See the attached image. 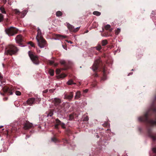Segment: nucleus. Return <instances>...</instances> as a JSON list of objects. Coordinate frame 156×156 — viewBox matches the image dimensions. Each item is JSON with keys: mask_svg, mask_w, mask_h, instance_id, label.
<instances>
[{"mask_svg": "<svg viewBox=\"0 0 156 156\" xmlns=\"http://www.w3.org/2000/svg\"><path fill=\"white\" fill-rule=\"evenodd\" d=\"M93 14L94 15L98 16H100L101 13V12H100L97 11H95L93 12Z\"/></svg>", "mask_w": 156, "mask_h": 156, "instance_id": "nucleus-23", "label": "nucleus"}, {"mask_svg": "<svg viewBox=\"0 0 156 156\" xmlns=\"http://www.w3.org/2000/svg\"><path fill=\"white\" fill-rule=\"evenodd\" d=\"M15 94L17 95H20L21 94V93L19 91H16Z\"/></svg>", "mask_w": 156, "mask_h": 156, "instance_id": "nucleus-35", "label": "nucleus"}, {"mask_svg": "<svg viewBox=\"0 0 156 156\" xmlns=\"http://www.w3.org/2000/svg\"><path fill=\"white\" fill-rule=\"evenodd\" d=\"M54 61H49V64L50 65H52L54 64Z\"/></svg>", "mask_w": 156, "mask_h": 156, "instance_id": "nucleus-41", "label": "nucleus"}, {"mask_svg": "<svg viewBox=\"0 0 156 156\" xmlns=\"http://www.w3.org/2000/svg\"><path fill=\"white\" fill-rule=\"evenodd\" d=\"M97 137L98 138H99V136L98 135H97Z\"/></svg>", "mask_w": 156, "mask_h": 156, "instance_id": "nucleus-55", "label": "nucleus"}, {"mask_svg": "<svg viewBox=\"0 0 156 156\" xmlns=\"http://www.w3.org/2000/svg\"><path fill=\"white\" fill-rule=\"evenodd\" d=\"M47 46L46 41L41 35L40 32V48H43Z\"/></svg>", "mask_w": 156, "mask_h": 156, "instance_id": "nucleus-7", "label": "nucleus"}, {"mask_svg": "<svg viewBox=\"0 0 156 156\" xmlns=\"http://www.w3.org/2000/svg\"><path fill=\"white\" fill-rule=\"evenodd\" d=\"M4 20L3 15L1 13H0V22L3 21Z\"/></svg>", "mask_w": 156, "mask_h": 156, "instance_id": "nucleus-30", "label": "nucleus"}, {"mask_svg": "<svg viewBox=\"0 0 156 156\" xmlns=\"http://www.w3.org/2000/svg\"><path fill=\"white\" fill-rule=\"evenodd\" d=\"M73 118V115H70L69 116V120H72Z\"/></svg>", "mask_w": 156, "mask_h": 156, "instance_id": "nucleus-36", "label": "nucleus"}, {"mask_svg": "<svg viewBox=\"0 0 156 156\" xmlns=\"http://www.w3.org/2000/svg\"><path fill=\"white\" fill-rule=\"evenodd\" d=\"M56 72L57 74H59L61 72V70L59 69H56Z\"/></svg>", "mask_w": 156, "mask_h": 156, "instance_id": "nucleus-37", "label": "nucleus"}, {"mask_svg": "<svg viewBox=\"0 0 156 156\" xmlns=\"http://www.w3.org/2000/svg\"><path fill=\"white\" fill-rule=\"evenodd\" d=\"M8 19H6V22H8Z\"/></svg>", "mask_w": 156, "mask_h": 156, "instance_id": "nucleus-53", "label": "nucleus"}, {"mask_svg": "<svg viewBox=\"0 0 156 156\" xmlns=\"http://www.w3.org/2000/svg\"><path fill=\"white\" fill-rule=\"evenodd\" d=\"M3 76L2 74L0 73V79H3Z\"/></svg>", "mask_w": 156, "mask_h": 156, "instance_id": "nucleus-42", "label": "nucleus"}, {"mask_svg": "<svg viewBox=\"0 0 156 156\" xmlns=\"http://www.w3.org/2000/svg\"><path fill=\"white\" fill-rule=\"evenodd\" d=\"M152 139L153 140H156V137L153 135H150Z\"/></svg>", "mask_w": 156, "mask_h": 156, "instance_id": "nucleus-32", "label": "nucleus"}, {"mask_svg": "<svg viewBox=\"0 0 156 156\" xmlns=\"http://www.w3.org/2000/svg\"><path fill=\"white\" fill-rule=\"evenodd\" d=\"M88 90L86 89L84 90V92L85 93H87L88 92Z\"/></svg>", "mask_w": 156, "mask_h": 156, "instance_id": "nucleus-47", "label": "nucleus"}, {"mask_svg": "<svg viewBox=\"0 0 156 156\" xmlns=\"http://www.w3.org/2000/svg\"><path fill=\"white\" fill-rule=\"evenodd\" d=\"M107 79L106 76L104 74L103 77L101 78V80L104 81Z\"/></svg>", "mask_w": 156, "mask_h": 156, "instance_id": "nucleus-34", "label": "nucleus"}, {"mask_svg": "<svg viewBox=\"0 0 156 156\" xmlns=\"http://www.w3.org/2000/svg\"><path fill=\"white\" fill-rule=\"evenodd\" d=\"M153 111H154V109H153Z\"/></svg>", "mask_w": 156, "mask_h": 156, "instance_id": "nucleus-57", "label": "nucleus"}, {"mask_svg": "<svg viewBox=\"0 0 156 156\" xmlns=\"http://www.w3.org/2000/svg\"><path fill=\"white\" fill-rule=\"evenodd\" d=\"M60 63L61 65L65 66L66 65V62L64 60H62L60 61Z\"/></svg>", "mask_w": 156, "mask_h": 156, "instance_id": "nucleus-31", "label": "nucleus"}, {"mask_svg": "<svg viewBox=\"0 0 156 156\" xmlns=\"http://www.w3.org/2000/svg\"><path fill=\"white\" fill-rule=\"evenodd\" d=\"M108 41L106 40H103L102 41V45L103 46H105L107 44Z\"/></svg>", "mask_w": 156, "mask_h": 156, "instance_id": "nucleus-20", "label": "nucleus"}, {"mask_svg": "<svg viewBox=\"0 0 156 156\" xmlns=\"http://www.w3.org/2000/svg\"><path fill=\"white\" fill-rule=\"evenodd\" d=\"M60 125H61V127L63 128H65V124L64 123H61V124Z\"/></svg>", "mask_w": 156, "mask_h": 156, "instance_id": "nucleus-39", "label": "nucleus"}, {"mask_svg": "<svg viewBox=\"0 0 156 156\" xmlns=\"http://www.w3.org/2000/svg\"><path fill=\"white\" fill-rule=\"evenodd\" d=\"M14 12L16 14L19 15L20 17L21 12H20L18 10L15 9L14 10Z\"/></svg>", "mask_w": 156, "mask_h": 156, "instance_id": "nucleus-21", "label": "nucleus"}, {"mask_svg": "<svg viewBox=\"0 0 156 156\" xmlns=\"http://www.w3.org/2000/svg\"><path fill=\"white\" fill-rule=\"evenodd\" d=\"M58 65V63H55V64H54V66H57Z\"/></svg>", "mask_w": 156, "mask_h": 156, "instance_id": "nucleus-50", "label": "nucleus"}, {"mask_svg": "<svg viewBox=\"0 0 156 156\" xmlns=\"http://www.w3.org/2000/svg\"><path fill=\"white\" fill-rule=\"evenodd\" d=\"M67 83L69 85H71L72 84H75V83H73V81L72 80H69L67 82Z\"/></svg>", "mask_w": 156, "mask_h": 156, "instance_id": "nucleus-26", "label": "nucleus"}, {"mask_svg": "<svg viewBox=\"0 0 156 156\" xmlns=\"http://www.w3.org/2000/svg\"><path fill=\"white\" fill-rule=\"evenodd\" d=\"M27 44H30L31 46L32 47H34V44L32 41H30L28 42L27 43Z\"/></svg>", "mask_w": 156, "mask_h": 156, "instance_id": "nucleus-28", "label": "nucleus"}, {"mask_svg": "<svg viewBox=\"0 0 156 156\" xmlns=\"http://www.w3.org/2000/svg\"><path fill=\"white\" fill-rule=\"evenodd\" d=\"M120 31V29L118 28L117 30L115 31V33L116 34H118Z\"/></svg>", "mask_w": 156, "mask_h": 156, "instance_id": "nucleus-33", "label": "nucleus"}, {"mask_svg": "<svg viewBox=\"0 0 156 156\" xmlns=\"http://www.w3.org/2000/svg\"><path fill=\"white\" fill-rule=\"evenodd\" d=\"M37 32V35L36 37V39L37 40V44L39 46V29L38 28Z\"/></svg>", "mask_w": 156, "mask_h": 156, "instance_id": "nucleus-16", "label": "nucleus"}, {"mask_svg": "<svg viewBox=\"0 0 156 156\" xmlns=\"http://www.w3.org/2000/svg\"><path fill=\"white\" fill-rule=\"evenodd\" d=\"M3 2L5 4L6 2V0H2Z\"/></svg>", "mask_w": 156, "mask_h": 156, "instance_id": "nucleus-46", "label": "nucleus"}, {"mask_svg": "<svg viewBox=\"0 0 156 156\" xmlns=\"http://www.w3.org/2000/svg\"><path fill=\"white\" fill-rule=\"evenodd\" d=\"M111 26L109 24H107L105 26V28L106 30H109L110 31H111L112 30V29H110Z\"/></svg>", "mask_w": 156, "mask_h": 156, "instance_id": "nucleus-17", "label": "nucleus"}, {"mask_svg": "<svg viewBox=\"0 0 156 156\" xmlns=\"http://www.w3.org/2000/svg\"><path fill=\"white\" fill-rule=\"evenodd\" d=\"M148 115V113H146L144 116L139 117L138 118V120L140 122H146L151 125H156V121H154L152 120H148L147 118Z\"/></svg>", "mask_w": 156, "mask_h": 156, "instance_id": "nucleus-2", "label": "nucleus"}, {"mask_svg": "<svg viewBox=\"0 0 156 156\" xmlns=\"http://www.w3.org/2000/svg\"><path fill=\"white\" fill-rule=\"evenodd\" d=\"M88 32V31H87V32H86V33H87Z\"/></svg>", "mask_w": 156, "mask_h": 156, "instance_id": "nucleus-56", "label": "nucleus"}, {"mask_svg": "<svg viewBox=\"0 0 156 156\" xmlns=\"http://www.w3.org/2000/svg\"><path fill=\"white\" fill-rule=\"evenodd\" d=\"M27 13V12L26 10H24L22 11L21 12L20 17L22 18L24 17L26 14Z\"/></svg>", "mask_w": 156, "mask_h": 156, "instance_id": "nucleus-18", "label": "nucleus"}, {"mask_svg": "<svg viewBox=\"0 0 156 156\" xmlns=\"http://www.w3.org/2000/svg\"><path fill=\"white\" fill-rule=\"evenodd\" d=\"M56 15L57 16H60L62 15V13L60 11H58L56 12Z\"/></svg>", "mask_w": 156, "mask_h": 156, "instance_id": "nucleus-25", "label": "nucleus"}, {"mask_svg": "<svg viewBox=\"0 0 156 156\" xmlns=\"http://www.w3.org/2000/svg\"><path fill=\"white\" fill-rule=\"evenodd\" d=\"M18 30L15 27H11L5 30L6 33L9 36H13L17 33Z\"/></svg>", "mask_w": 156, "mask_h": 156, "instance_id": "nucleus-5", "label": "nucleus"}, {"mask_svg": "<svg viewBox=\"0 0 156 156\" xmlns=\"http://www.w3.org/2000/svg\"><path fill=\"white\" fill-rule=\"evenodd\" d=\"M48 90L46 89V90L43 91V93H46L48 92Z\"/></svg>", "mask_w": 156, "mask_h": 156, "instance_id": "nucleus-44", "label": "nucleus"}, {"mask_svg": "<svg viewBox=\"0 0 156 156\" xmlns=\"http://www.w3.org/2000/svg\"><path fill=\"white\" fill-rule=\"evenodd\" d=\"M55 103L56 105H57L61 103V100L58 98H55L54 99Z\"/></svg>", "mask_w": 156, "mask_h": 156, "instance_id": "nucleus-13", "label": "nucleus"}, {"mask_svg": "<svg viewBox=\"0 0 156 156\" xmlns=\"http://www.w3.org/2000/svg\"><path fill=\"white\" fill-rule=\"evenodd\" d=\"M32 126V124L30 123L29 122L26 121L24 125L23 128L25 129H28Z\"/></svg>", "mask_w": 156, "mask_h": 156, "instance_id": "nucleus-9", "label": "nucleus"}, {"mask_svg": "<svg viewBox=\"0 0 156 156\" xmlns=\"http://www.w3.org/2000/svg\"><path fill=\"white\" fill-rule=\"evenodd\" d=\"M8 98H3V99L4 101H6L7 100Z\"/></svg>", "mask_w": 156, "mask_h": 156, "instance_id": "nucleus-49", "label": "nucleus"}, {"mask_svg": "<svg viewBox=\"0 0 156 156\" xmlns=\"http://www.w3.org/2000/svg\"><path fill=\"white\" fill-rule=\"evenodd\" d=\"M152 150L154 153H156V147L153 148Z\"/></svg>", "mask_w": 156, "mask_h": 156, "instance_id": "nucleus-40", "label": "nucleus"}, {"mask_svg": "<svg viewBox=\"0 0 156 156\" xmlns=\"http://www.w3.org/2000/svg\"><path fill=\"white\" fill-rule=\"evenodd\" d=\"M49 91H53V90H49Z\"/></svg>", "mask_w": 156, "mask_h": 156, "instance_id": "nucleus-52", "label": "nucleus"}, {"mask_svg": "<svg viewBox=\"0 0 156 156\" xmlns=\"http://www.w3.org/2000/svg\"><path fill=\"white\" fill-rule=\"evenodd\" d=\"M55 121L56 122V124L55 125V128H57L58 125H60L61 123V122L58 119H56Z\"/></svg>", "mask_w": 156, "mask_h": 156, "instance_id": "nucleus-14", "label": "nucleus"}, {"mask_svg": "<svg viewBox=\"0 0 156 156\" xmlns=\"http://www.w3.org/2000/svg\"><path fill=\"white\" fill-rule=\"evenodd\" d=\"M73 92H70L69 95H66L65 96L64 98L69 100H71L73 98Z\"/></svg>", "mask_w": 156, "mask_h": 156, "instance_id": "nucleus-11", "label": "nucleus"}, {"mask_svg": "<svg viewBox=\"0 0 156 156\" xmlns=\"http://www.w3.org/2000/svg\"><path fill=\"white\" fill-rule=\"evenodd\" d=\"M67 27L70 32H77L79 30L80 27L75 28L73 26L69 24L68 23H67Z\"/></svg>", "mask_w": 156, "mask_h": 156, "instance_id": "nucleus-8", "label": "nucleus"}, {"mask_svg": "<svg viewBox=\"0 0 156 156\" xmlns=\"http://www.w3.org/2000/svg\"><path fill=\"white\" fill-rule=\"evenodd\" d=\"M34 98H30L27 101V104L31 105L34 103Z\"/></svg>", "mask_w": 156, "mask_h": 156, "instance_id": "nucleus-12", "label": "nucleus"}, {"mask_svg": "<svg viewBox=\"0 0 156 156\" xmlns=\"http://www.w3.org/2000/svg\"><path fill=\"white\" fill-rule=\"evenodd\" d=\"M52 141L55 142V140H56V139L55 138H52Z\"/></svg>", "mask_w": 156, "mask_h": 156, "instance_id": "nucleus-48", "label": "nucleus"}, {"mask_svg": "<svg viewBox=\"0 0 156 156\" xmlns=\"http://www.w3.org/2000/svg\"><path fill=\"white\" fill-rule=\"evenodd\" d=\"M66 76V75L64 73L61 74V75H59L57 76L58 78H63Z\"/></svg>", "mask_w": 156, "mask_h": 156, "instance_id": "nucleus-19", "label": "nucleus"}, {"mask_svg": "<svg viewBox=\"0 0 156 156\" xmlns=\"http://www.w3.org/2000/svg\"><path fill=\"white\" fill-rule=\"evenodd\" d=\"M28 54L32 62L35 64H38L39 63V60L38 56H37L35 53H34L31 51H29Z\"/></svg>", "mask_w": 156, "mask_h": 156, "instance_id": "nucleus-4", "label": "nucleus"}, {"mask_svg": "<svg viewBox=\"0 0 156 156\" xmlns=\"http://www.w3.org/2000/svg\"><path fill=\"white\" fill-rule=\"evenodd\" d=\"M81 95L80 92L79 91H78L76 93L75 98L76 99H77L80 97Z\"/></svg>", "mask_w": 156, "mask_h": 156, "instance_id": "nucleus-15", "label": "nucleus"}, {"mask_svg": "<svg viewBox=\"0 0 156 156\" xmlns=\"http://www.w3.org/2000/svg\"><path fill=\"white\" fill-rule=\"evenodd\" d=\"M19 49L13 45H9L5 48V54L12 55L16 53Z\"/></svg>", "mask_w": 156, "mask_h": 156, "instance_id": "nucleus-1", "label": "nucleus"}, {"mask_svg": "<svg viewBox=\"0 0 156 156\" xmlns=\"http://www.w3.org/2000/svg\"><path fill=\"white\" fill-rule=\"evenodd\" d=\"M84 120L85 121H88V118L87 117L85 118L84 119Z\"/></svg>", "mask_w": 156, "mask_h": 156, "instance_id": "nucleus-45", "label": "nucleus"}, {"mask_svg": "<svg viewBox=\"0 0 156 156\" xmlns=\"http://www.w3.org/2000/svg\"><path fill=\"white\" fill-rule=\"evenodd\" d=\"M53 114V113L52 112H50L48 114V116H51Z\"/></svg>", "mask_w": 156, "mask_h": 156, "instance_id": "nucleus-38", "label": "nucleus"}, {"mask_svg": "<svg viewBox=\"0 0 156 156\" xmlns=\"http://www.w3.org/2000/svg\"><path fill=\"white\" fill-rule=\"evenodd\" d=\"M108 125V123H104V124H103V125L104 126H107Z\"/></svg>", "mask_w": 156, "mask_h": 156, "instance_id": "nucleus-43", "label": "nucleus"}, {"mask_svg": "<svg viewBox=\"0 0 156 156\" xmlns=\"http://www.w3.org/2000/svg\"><path fill=\"white\" fill-rule=\"evenodd\" d=\"M16 42L18 44L19 46L21 47H24L25 45L23 44L24 41V38L23 36L21 34H19L15 38Z\"/></svg>", "mask_w": 156, "mask_h": 156, "instance_id": "nucleus-6", "label": "nucleus"}, {"mask_svg": "<svg viewBox=\"0 0 156 156\" xmlns=\"http://www.w3.org/2000/svg\"><path fill=\"white\" fill-rule=\"evenodd\" d=\"M0 10H1V12L3 14H6V12L5 10V9L3 7H1L0 8Z\"/></svg>", "mask_w": 156, "mask_h": 156, "instance_id": "nucleus-24", "label": "nucleus"}, {"mask_svg": "<svg viewBox=\"0 0 156 156\" xmlns=\"http://www.w3.org/2000/svg\"><path fill=\"white\" fill-rule=\"evenodd\" d=\"M2 126H1L0 127V129L2 128Z\"/></svg>", "mask_w": 156, "mask_h": 156, "instance_id": "nucleus-54", "label": "nucleus"}, {"mask_svg": "<svg viewBox=\"0 0 156 156\" xmlns=\"http://www.w3.org/2000/svg\"><path fill=\"white\" fill-rule=\"evenodd\" d=\"M68 43H71V44H72V43H73L72 42V41H68Z\"/></svg>", "mask_w": 156, "mask_h": 156, "instance_id": "nucleus-51", "label": "nucleus"}, {"mask_svg": "<svg viewBox=\"0 0 156 156\" xmlns=\"http://www.w3.org/2000/svg\"><path fill=\"white\" fill-rule=\"evenodd\" d=\"M2 89L4 94L2 93V94L3 95L4 94H7L8 95H12L14 91V87L12 86H9V87L5 86L3 87Z\"/></svg>", "mask_w": 156, "mask_h": 156, "instance_id": "nucleus-3", "label": "nucleus"}, {"mask_svg": "<svg viewBox=\"0 0 156 156\" xmlns=\"http://www.w3.org/2000/svg\"><path fill=\"white\" fill-rule=\"evenodd\" d=\"M57 37H61L62 38H67V37L66 36L63 35L61 34H57Z\"/></svg>", "mask_w": 156, "mask_h": 156, "instance_id": "nucleus-22", "label": "nucleus"}, {"mask_svg": "<svg viewBox=\"0 0 156 156\" xmlns=\"http://www.w3.org/2000/svg\"><path fill=\"white\" fill-rule=\"evenodd\" d=\"M49 73L50 74L51 76H53L54 75V70L53 69H50L49 70Z\"/></svg>", "mask_w": 156, "mask_h": 156, "instance_id": "nucleus-27", "label": "nucleus"}, {"mask_svg": "<svg viewBox=\"0 0 156 156\" xmlns=\"http://www.w3.org/2000/svg\"><path fill=\"white\" fill-rule=\"evenodd\" d=\"M95 48L98 51H100L101 49V45H98Z\"/></svg>", "mask_w": 156, "mask_h": 156, "instance_id": "nucleus-29", "label": "nucleus"}, {"mask_svg": "<svg viewBox=\"0 0 156 156\" xmlns=\"http://www.w3.org/2000/svg\"><path fill=\"white\" fill-rule=\"evenodd\" d=\"M99 60L97 59L95 61L92 67V69L94 71L97 69L98 67V64L99 62Z\"/></svg>", "mask_w": 156, "mask_h": 156, "instance_id": "nucleus-10", "label": "nucleus"}]
</instances>
